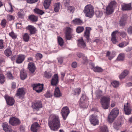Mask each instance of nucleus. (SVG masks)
Returning <instances> with one entry per match:
<instances>
[{
    "label": "nucleus",
    "instance_id": "obj_36",
    "mask_svg": "<svg viewBox=\"0 0 132 132\" xmlns=\"http://www.w3.org/2000/svg\"><path fill=\"white\" fill-rule=\"evenodd\" d=\"M5 55L7 56H9L12 54V51L10 48H7L4 51Z\"/></svg>",
    "mask_w": 132,
    "mask_h": 132
},
{
    "label": "nucleus",
    "instance_id": "obj_3",
    "mask_svg": "<svg viewBox=\"0 0 132 132\" xmlns=\"http://www.w3.org/2000/svg\"><path fill=\"white\" fill-rule=\"evenodd\" d=\"M119 110L117 108L113 109L110 112L108 118V121L110 123H112L118 115Z\"/></svg>",
    "mask_w": 132,
    "mask_h": 132
},
{
    "label": "nucleus",
    "instance_id": "obj_23",
    "mask_svg": "<svg viewBox=\"0 0 132 132\" xmlns=\"http://www.w3.org/2000/svg\"><path fill=\"white\" fill-rule=\"evenodd\" d=\"M91 28L89 27L86 28L85 31L84 32V36L88 40H89V38L90 31L91 30Z\"/></svg>",
    "mask_w": 132,
    "mask_h": 132
},
{
    "label": "nucleus",
    "instance_id": "obj_64",
    "mask_svg": "<svg viewBox=\"0 0 132 132\" xmlns=\"http://www.w3.org/2000/svg\"><path fill=\"white\" fill-rule=\"evenodd\" d=\"M102 91L101 90H98L97 92L96 96L97 97H100L101 95Z\"/></svg>",
    "mask_w": 132,
    "mask_h": 132
},
{
    "label": "nucleus",
    "instance_id": "obj_25",
    "mask_svg": "<svg viewBox=\"0 0 132 132\" xmlns=\"http://www.w3.org/2000/svg\"><path fill=\"white\" fill-rule=\"evenodd\" d=\"M54 95L55 97H59L62 95V94L59 87H56L55 88Z\"/></svg>",
    "mask_w": 132,
    "mask_h": 132
},
{
    "label": "nucleus",
    "instance_id": "obj_61",
    "mask_svg": "<svg viewBox=\"0 0 132 132\" xmlns=\"http://www.w3.org/2000/svg\"><path fill=\"white\" fill-rule=\"evenodd\" d=\"M72 30L70 28L68 27L66 29V33H68L70 34H71L72 32Z\"/></svg>",
    "mask_w": 132,
    "mask_h": 132
},
{
    "label": "nucleus",
    "instance_id": "obj_58",
    "mask_svg": "<svg viewBox=\"0 0 132 132\" xmlns=\"http://www.w3.org/2000/svg\"><path fill=\"white\" fill-rule=\"evenodd\" d=\"M6 22V20L5 19L2 20L1 23V24L2 26H3V27H5Z\"/></svg>",
    "mask_w": 132,
    "mask_h": 132
},
{
    "label": "nucleus",
    "instance_id": "obj_49",
    "mask_svg": "<svg viewBox=\"0 0 132 132\" xmlns=\"http://www.w3.org/2000/svg\"><path fill=\"white\" fill-rule=\"evenodd\" d=\"M44 76L47 78H51L52 75L51 73L49 72L45 71L44 73Z\"/></svg>",
    "mask_w": 132,
    "mask_h": 132
},
{
    "label": "nucleus",
    "instance_id": "obj_38",
    "mask_svg": "<svg viewBox=\"0 0 132 132\" xmlns=\"http://www.w3.org/2000/svg\"><path fill=\"white\" fill-rule=\"evenodd\" d=\"M9 5L8 7L6 8L5 7V9L6 11L9 12H12L13 11V9L12 6V5L11 3H9Z\"/></svg>",
    "mask_w": 132,
    "mask_h": 132
},
{
    "label": "nucleus",
    "instance_id": "obj_60",
    "mask_svg": "<svg viewBox=\"0 0 132 132\" xmlns=\"http://www.w3.org/2000/svg\"><path fill=\"white\" fill-rule=\"evenodd\" d=\"M36 57L37 59H40L42 58V55L41 54L38 53L36 54Z\"/></svg>",
    "mask_w": 132,
    "mask_h": 132
},
{
    "label": "nucleus",
    "instance_id": "obj_35",
    "mask_svg": "<svg viewBox=\"0 0 132 132\" xmlns=\"http://www.w3.org/2000/svg\"><path fill=\"white\" fill-rule=\"evenodd\" d=\"M60 6L61 4L59 2L55 3L54 8V10L55 12H57L59 11Z\"/></svg>",
    "mask_w": 132,
    "mask_h": 132
},
{
    "label": "nucleus",
    "instance_id": "obj_40",
    "mask_svg": "<svg viewBox=\"0 0 132 132\" xmlns=\"http://www.w3.org/2000/svg\"><path fill=\"white\" fill-rule=\"evenodd\" d=\"M29 19L33 22H36L37 21V16L34 15H32L29 17Z\"/></svg>",
    "mask_w": 132,
    "mask_h": 132
},
{
    "label": "nucleus",
    "instance_id": "obj_30",
    "mask_svg": "<svg viewBox=\"0 0 132 132\" xmlns=\"http://www.w3.org/2000/svg\"><path fill=\"white\" fill-rule=\"evenodd\" d=\"M72 22L73 23L81 25L83 23L82 21L79 18H76Z\"/></svg>",
    "mask_w": 132,
    "mask_h": 132
},
{
    "label": "nucleus",
    "instance_id": "obj_34",
    "mask_svg": "<svg viewBox=\"0 0 132 132\" xmlns=\"http://www.w3.org/2000/svg\"><path fill=\"white\" fill-rule=\"evenodd\" d=\"M23 38L24 41L27 42L29 40L30 36L28 34L25 33L23 35Z\"/></svg>",
    "mask_w": 132,
    "mask_h": 132
},
{
    "label": "nucleus",
    "instance_id": "obj_4",
    "mask_svg": "<svg viewBox=\"0 0 132 132\" xmlns=\"http://www.w3.org/2000/svg\"><path fill=\"white\" fill-rule=\"evenodd\" d=\"M110 98L109 96H104L101 98L100 103L104 109H107L108 108L110 105Z\"/></svg>",
    "mask_w": 132,
    "mask_h": 132
},
{
    "label": "nucleus",
    "instance_id": "obj_9",
    "mask_svg": "<svg viewBox=\"0 0 132 132\" xmlns=\"http://www.w3.org/2000/svg\"><path fill=\"white\" fill-rule=\"evenodd\" d=\"M132 107L130 104L127 102L124 104V110L125 114L128 115L130 114L132 111Z\"/></svg>",
    "mask_w": 132,
    "mask_h": 132
},
{
    "label": "nucleus",
    "instance_id": "obj_37",
    "mask_svg": "<svg viewBox=\"0 0 132 132\" xmlns=\"http://www.w3.org/2000/svg\"><path fill=\"white\" fill-rule=\"evenodd\" d=\"M34 11L36 13L40 15H43L44 13L43 11L37 8H36L34 9Z\"/></svg>",
    "mask_w": 132,
    "mask_h": 132
},
{
    "label": "nucleus",
    "instance_id": "obj_21",
    "mask_svg": "<svg viewBox=\"0 0 132 132\" xmlns=\"http://www.w3.org/2000/svg\"><path fill=\"white\" fill-rule=\"evenodd\" d=\"M116 53L114 52H110L109 51H108L106 54V56L110 60L112 59L116 55Z\"/></svg>",
    "mask_w": 132,
    "mask_h": 132
},
{
    "label": "nucleus",
    "instance_id": "obj_12",
    "mask_svg": "<svg viewBox=\"0 0 132 132\" xmlns=\"http://www.w3.org/2000/svg\"><path fill=\"white\" fill-rule=\"evenodd\" d=\"M9 122L10 124L13 126L17 125L20 123V121L18 119L14 117H12L10 118Z\"/></svg>",
    "mask_w": 132,
    "mask_h": 132
},
{
    "label": "nucleus",
    "instance_id": "obj_14",
    "mask_svg": "<svg viewBox=\"0 0 132 132\" xmlns=\"http://www.w3.org/2000/svg\"><path fill=\"white\" fill-rule=\"evenodd\" d=\"M40 127V125L37 122L33 123L31 127V130L32 132H37V130Z\"/></svg>",
    "mask_w": 132,
    "mask_h": 132
},
{
    "label": "nucleus",
    "instance_id": "obj_11",
    "mask_svg": "<svg viewBox=\"0 0 132 132\" xmlns=\"http://www.w3.org/2000/svg\"><path fill=\"white\" fill-rule=\"evenodd\" d=\"M32 86L33 89L38 93L41 92L43 88V85L39 84H34Z\"/></svg>",
    "mask_w": 132,
    "mask_h": 132
},
{
    "label": "nucleus",
    "instance_id": "obj_39",
    "mask_svg": "<svg viewBox=\"0 0 132 132\" xmlns=\"http://www.w3.org/2000/svg\"><path fill=\"white\" fill-rule=\"evenodd\" d=\"M57 40L58 43L59 45L61 46H62L64 43L63 39L60 37H58Z\"/></svg>",
    "mask_w": 132,
    "mask_h": 132
},
{
    "label": "nucleus",
    "instance_id": "obj_18",
    "mask_svg": "<svg viewBox=\"0 0 132 132\" xmlns=\"http://www.w3.org/2000/svg\"><path fill=\"white\" fill-rule=\"evenodd\" d=\"M121 9L123 11H128L132 10L131 4H121Z\"/></svg>",
    "mask_w": 132,
    "mask_h": 132
},
{
    "label": "nucleus",
    "instance_id": "obj_8",
    "mask_svg": "<svg viewBox=\"0 0 132 132\" xmlns=\"http://www.w3.org/2000/svg\"><path fill=\"white\" fill-rule=\"evenodd\" d=\"M70 112L69 109L67 106L63 107L61 110V114L64 120L66 119Z\"/></svg>",
    "mask_w": 132,
    "mask_h": 132
},
{
    "label": "nucleus",
    "instance_id": "obj_20",
    "mask_svg": "<svg viewBox=\"0 0 132 132\" xmlns=\"http://www.w3.org/2000/svg\"><path fill=\"white\" fill-rule=\"evenodd\" d=\"M78 45L79 47L82 48H84L86 47L85 42L84 41L82 38L78 40Z\"/></svg>",
    "mask_w": 132,
    "mask_h": 132
},
{
    "label": "nucleus",
    "instance_id": "obj_33",
    "mask_svg": "<svg viewBox=\"0 0 132 132\" xmlns=\"http://www.w3.org/2000/svg\"><path fill=\"white\" fill-rule=\"evenodd\" d=\"M5 80V78L3 75L2 71L0 69V83H3Z\"/></svg>",
    "mask_w": 132,
    "mask_h": 132
},
{
    "label": "nucleus",
    "instance_id": "obj_44",
    "mask_svg": "<svg viewBox=\"0 0 132 132\" xmlns=\"http://www.w3.org/2000/svg\"><path fill=\"white\" fill-rule=\"evenodd\" d=\"M95 14L97 17H100L102 15L103 13L101 11H96L95 12Z\"/></svg>",
    "mask_w": 132,
    "mask_h": 132
},
{
    "label": "nucleus",
    "instance_id": "obj_5",
    "mask_svg": "<svg viewBox=\"0 0 132 132\" xmlns=\"http://www.w3.org/2000/svg\"><path fill=\"white\" fill-rule=\"evenodd\" d=\"M116 6V3L114 1H111L106 7L105 12L108 15L112 14L113 12L114 8Z\"/></svg>",
    "mask_w": 132,
    "mask_h": 132
},
{
    "label": "nucleus",
    "instance_id": "obj_51",
    "mask_svg": "<svg viewBox=\"0 0 132 132\" xmlns=\"http://www.w3.org/2000/svg\"><path fill=\"white\" fill-rule=\"evenodd\" d=\"M9 35L13 39H15L17 37V35L13 31H12L11 32L9 33Z\"/></svg>",
    "mask_w": 132,
    "mask_h": 132
},
{
    "label": "nucleus",
    "instance_id": "obj_2",
    "mask_svg": "<svg viewBox=\"0 0 132 132\" xmlns=\"http://www.w3.org/2000/svg\"><path fill=\"white\" fill-rule=\"evenodd\" d=\"M85 16L90 18L93 16L94 12L93 7L90 5H86L83 10Z\"/></svg>",
    "mask_w": 132,
    "mask_h": 132
},
{
    "label": "nucleus",
    "instance_id": "obj_17",
    "mask_svg": "<svg viewBox=\"0 0 132 132\" xmlns=\"http://www.w3.org/2000/svg\"><path fill=\"white\" fill-rule=\"evenodd\" d=\"M25 58V56L24 55L20 54L18 55L16 60V63L18 64L22 63L24 60Z\"/></svg>",
    "mask_w": 132,
    "mask_h": 132
},
{
    "label": "nucleus",
    "instance_id": "obj_54",
    "mask_svg": "<svg viewBox=\"0 0 132 132\" xmlns=\"http://www.w3.org/2000/svg\"><path fill=\"white\" fill-rule=\"evenodd\" d=\"M7 78L9 79H13V77L12 76L11 72H7Z\"/></svg>",
    "mask_w": 132,
    "mask_h": 132
},
{
    "label": "nucleus",
    "instance_id": "obj_1",
    "mask_svg": "<svg viewBox=\"0 0 132 132\" xmlns=\"http://www.w3.org/2000/svg\"><path fill=\"white\" fill-rule=\"evenodd\" d=\"M48 126L51 130L54 131L57 130L60 126L59 117L54 114H51L49 117Z\"/></svg>",
    "mask_w": 132,
    "mask_h": 132
},
{
    "label": "nucleus",
    "instance_id": "obj_16",
    "mask_svg": "<svg viewBox=\"0 0 132 132\" xmlns=\"http://www.w3.org/2000/svg\"><path fill=\"white\" fill-rule=\"evenodd\" d=\"M26 29L29 30L30 32L29 35H31L32 34H34L36 31V28L33 26L29 25L26 27Z\"/></svg>",
    "mask_w": 132,
    "mask_h": 132
},
{
    "label": "nucleus",
    "instance_id": "obj_45",
    "mask_svg": "<svg viewBox=\"0 0 132 132\" xmlns=\"http://www.w3.org/2000/svg\"><path fill=\"white\" fill-rule=\"evenodd\" d=\"M81 92V89L80 88H76L74 90V94L75 95L79 94Z\"/></svg>",
    "mask_w": 132,
    "mask_h": 132
},
{
    "label": "nucleus",
    "instance_id": "obj_62",
    "mask_svg": "<svg viewBox=\"0 0 132 132\" xmlns=\"http://www.w3.org/2000/svg\"><path fill=\"white\" fill-rule=\"evenodd\" d=\"M127 32L129 34H132V26H130L128 28Z\"/></svg>",
    "mask_w": 132,
    "mask_h": 132
},
{
    "label": "nucleus",
    "instance_id": "obj_63",
    "mask_svg": "<svg viewBox=\"0 0 132 132\" xmlns=\"http://www.w3.org/2000/svg\"><path fill=\"white\" fill-rule=\"evenodd\" d=\"M11 86L12 89H14L16 87V84L15 82H13L11 84Z\"/></svg>",
    "mask_w": 132,
    "mask_h": 132
},
{
    "label": "nucleus",
    "instance_id": "obj_15",
    "mask_svg": "<svg viewBox=\"0 0 132 132\" xmlns=\"http://www.w3.org/2000/svg\"><path fill=\"white\" fill-rule=\"evenodd\" d=\"M59 82V79L58 75L56 74H54V76L52 77L51 81V85L53 86H56Z\"/></svg>",
    "mask_w": 132,
    "mask_h": 132
},
{
    "label": "nucleus",
    "instance_id": "obj_7",
    "mask_svg": "<svg viewBox=\"0 0 132 132\" xmlns=\"http://www.w3.org/2000/svg\"><path fill=\"white\" fill-rule=\"evenodd\" d=\"M98 116L94 114L92 115L90 117L89 121L91 124L94 126L98 125L99 123Z\"/></svg>",
    "mask_w": 132,
    "mask_h": 132
},
{
    "label": "nucleus",
    "instance_id": "obj_19",
    "mask_svg": "<svg viewBox=\"0 0 132 132\" xmlns=\"http://www.w3.org/2000/svg\"><path fill=\"white\" fill-rule=\"evenodd\" d=\"M42 108V103L40 101H37L34 104L33 108L37 111L39 110Z\"/></svg>",
    "mask_w": 132,
    "mask_h": 132
},
{
    "label": "nucleus",
    "instance_id": "obj_10",
    "mask_svg": "<svg viewBox=\"0 0 132 132\" xmlns=\"http://www.w3.org/2000/svg\"><path fill=\"white\" fill-rule=\"evenodd\" d=\"M25 93V89L22 88H20L17 90L16 95L19 98L22 99L23 98V96Z\"/></svg>",
    "mask_w": 132,
    "mask_h": 132
},
{
    "label": "nucleus",
    "instance_id": "obj_41",
    "mask_svg": "<svg viewBox=\"0 0 132 132\" xmlns=\"http://www.w3.org/2000/svg\"><path fill=\"white\" fill-rule=\"evenodd\" d=\"M125 55L124 53L120 54L118 57V60L119 61H123L124 59Z\"/></svg>",
    "mask_w": 132,
    "mask_h": 132
},
{
    "label": "nucleus",
    "instance_id": "obj_55",
    "mask_svg": "<svg viewBox=\"0 0 132 132\" xmlns=\"http://www.w3.org/2000/svg\"><path fill=\"white\" fill-rule=\"evenodd\" d=\"M75 9V8L71 6H69L68 7V10L70 12L73 13Z\"/></svg>",
    "mask_w": 132,
    "mask_h": 132
},
{
    "label": "nucleus",
    "instance_id": "obj_57",
    "mask_svg": "<svg viewBox=\"0 0 132 132\" xmlns=\"http://www.w3.org/2000/svg\"><path fill=\"white\" fill-rule=\"evenodd\" d=\"M45 96L46 98H49L52 96V94L49 91H48L45 95Z\"/></svg>",
    "mask_w": 132,
    "mask_h": 132
},
{
    "label": "nucleus",
    "instance_id": "obj_42",
    "mask_svg": "<svg viewBox=\"0 0 132 132\" xmlns=\"http://www.w3.org/2000/svg\"><path fill=\"white\" fill-rule=\"evenodd\" d=\"M93 71L95 72H99L103 71V69L100 67H96L94 68Z\"/></svg>",
    "mask_w": 132,
    "mask_h": 132
},
{
    "label": "nucleus",
    "instance_id": "obj_26",
    "mask_svg": "<svg viewBox=\"0 0 132 132\" xmlns=\"http://www.w3.org/2000/svg\"><path fill=\"white\" fill-rule=\"evenodd\" d=\"M27 77V75L26 71L23 69H22L20 71V77L21 79L24 80Z\"/></svg>",
    "mask_w": 132,
    "mask_h": 132
},
{
    "label": "nucleus",
    "instance_id": "obj_47",
    "mask_svg": "<svg viewBox=\"0 0 132 132\" xmlns=\"http://www.w3.org/2000/svg\"><path fill=\"white\" fill-rule=\"evenodd\" d=\"M112 84L114 87H117L119 86V82L118 81H114L112 83Z\"/></svg>",
    "mask_w": 132,
    "mask_h": 132
},
{
    "label": "nucleus",
    "instance_id": "obj_22",
    "mask_svg": "<svg viewBox=\"0 0 132 132\" xmlns=\"http://www.w3.org/2000/svg\"><path fill=\"white\" fill-rule=\"evenodd\" d=\"M28 68L29 70L32 72H34L36 69L35 67L34 63L32 62H30L28 65Z\"/></svg>",
    "mask_w": 132,
    "mask_h": 132
},
{
    "label": "nucleus",
    "instance_id": "obj_29",
    "mask_svg": "<svg viewBox=\"0 0 132 132\" xmlns=\"http://www.w3.org/2000/svg\"><path fill=\"white\" fill-rule=\"evenodd\" d=\"M99 132H108L107 126L105 125L100 126Z\"/></svg>",
    "mask_w": 132,
    "mask_h": 132
},
{
    "label": "nucleus",
    "instance_id": "obj_27",
    "mask_svg": "<svg viewBox=\"0 0 132 132\" xmlns=\"http://www.w3.org/2000/svg\"><path fill=\"white\" fill-rule=\"evenodd\" d=\"M129 71L127 70H124L119 76L120 79H122L125 78V77L129 74Z\"/></svg>",
    "mask_w": 132,
    "mask_h": 132
},
{
    "label": "nucleus",
    "instance_id": "obj_50",
    "mask_svg": "<svg viewBox=\"0 0 132 132\" xmlns=\"http://www.w3.org/2000/svg\"><path fill=\"white\" fill-rule=\"evenodd\" d=\"M6 18L7 20L11 21L14 19V17L12 15L8 14L7 15Z\"/></svg>",
    "mask_w": 132,
    "mask_h": 132
},
{
    "label": "nucleus",
    "instance_id": "obj_32",
    "mask_svg": "<svg viewBox=\"0 0 132 132\" xmlns=\"http://www.w3.org/2000/svg\"><path fill=\"white\" fill-rule=\"evenodd\" d=\"M121 125V124L120 122L115 121L113 123V126L114 128L118 130Z\"/></svg>",
    "mask_w": 132,
    "mask_h": 132
},
{
    "label": "nucleus",
    "instance_id": "obj_13",
    "mask_svg": "<svg viewBox=\"0 0 132 132\" xmlns=\"http://www.w3.org/2000/svg\"><path fill=\"white\" fill-rule=\"evenodd\" d=\"M4 97L8 105L12 106L14 104L15 100L13 97L8 95H5Z\"/></svg>",
    "mask_w": 132,
    "mask_h": 132
},
{
    "label": "nucleus",
    "instance_id": "obj_59",
    "mask_svg": "<svg viewBox=\"0 0 132 132\" xmlns=\"http://www.w3.org/2000/svg\"><path fill=\"white\" fill-rule=\"evenodd\" d=\"M38 0H27V3L30 4H32L37 2Z\"/></svg>",
    "mask_w": 132,
    "mask_h": 132
},
{
    "label": "nucleus",
    "instance_id": "obj_43",
    "mask_svg": "<svg viewBox=\"0 0 132 132\" xmlns=\"http://www.w3.org/2000/svg\"><path fill=\"white\" fill-rule=\"evenodd\" d=\"M128 44V42H124L119 43L118 46L122 48L126 46Z\"/></svg>",
    "mask_w": 132,
    "mask_h": 132
},
{
    "label": "nucleus",
    "instance_id": "obj_52",
    "mask_svg": "<svg viewBox=\"0 0 132 132\" xmlns=\"http://www.w3.org/2000/svg\"><path fill=\"white\" fill-rule=\"evenodd\" d=\"M2 126L3 128V129L4 130H5V129H8L10 127H9L7 124V123L6 122H5L3 123Z\"/></svg>",
    "mask_w": 132,
    "mask_h": 132
},
{
    "label": "nucleus",
    "instance_id": "obj_31",
    "mask_svg": "<svg viewBox=\"0 0 132 132\" xmlns=\"http://www.w3.org/2000/svg\"><path fill=\"white\" fill-rule=\"evenodd\" d=\"M51 0H45L44 3V6L45 9H48L51 4Z\"/></svg>",
    "mask_w": 132,
    "mask_h": 132
},
{
    "label": "nucleus",
    "instance_id": "obj_56",
    "mask_svg": "<svg viewBox=\"0 0 132 132\" xmlns=\"http://www.w3.org/2000/svg\"><path fill=\"white\" fill-rule=\"evenodd\" d=\"M66 38L67 40H70L72 37V34L66 33L65 35Z\"/></svg>",
    "mask_w": 132,
    "mask_h": 132
},
{
    "label": "nucleus",
    "instance_id": "obj_53",
    "mask_svg": "<svg viewBox=\"0 0 132 132\" xmlns=\"http://www.w3.org/2000/svg\"><path fill=\"white\" fill-rule=\"evenodd\" d=\"M4 46L3 40L2 39H0V49L3 48Z\"/></svg>",
    "mask_w": 132,
    "mask_h": 132
},
{
    "label": "nucleus",
    "instance_id": "obj_28",
    "mask_svg": "<svg viewBox=\"0 0 132 132\" xmlns=\"http://www.w3.org/2000/svg\"><path fill=\"white\" fill-rule=\"evenodd\" d=\"M127 18V16L126 15H123L122 16L120 21V24L121 26H122L125 25Z\"/></svg>",
    "mask_w": 132,
    "mask_h": 132
},
{
    "label": "nucleus",
    "instance_id": "obj_46",
    "mask_svg": "<svg viewBox=\"0 0 132 132\" xmlns=\"http://www.w3.org/2000/svg\"><path fill=\"white\" fill-rule=\"evenodd\" d=\"M24 12L23 10H20L18 13V16L19 18H23L24 17Z\"/></svg>",
    "mask_w": 132,
    "mask_h": 132
},
{
    "label": "nucleus",
    "instance_id": "obj_24",
    "mask_svg": "<svg viewBox=\"0 0 132 132\" xmlns=\"http://www.w3.org/2000/svg\"><path fill=\"white\" fill-rule=\"evenodd\" d=\"M118 33L117 30H116L112 32L111 34L112 38L111 40L113 44H116L117 42V40L116 39V35Z\"/></svg>",
    "mask_w": 132,
    "mask_h": 132
},
{
    "label": "nucleus",
    "instance_id": "obj_6",
    "mask_svg": "<svg viewBox=\"0 0 132 132\" xmlns=\"http://www.w3.org/2000/svg\"><path fill=\"white\" fill-rule=\"evenodd\" d=\"M79 105L81 108H86L88 105V101L86 100V96L83 94L81 97L80 100Z\"/></svg>",
    "mask_w": 132,
    "mask_h": 132
},
{
    "label": "nucleus",
    "instance_id": "obj_48",
    "mask_svg": "<svg viewBox=\"0 0 132 132\" xmlns=\"http://www.w3.org/2000/svg\"><path fill=\"white\" fill-rule=\"evenodd\" d=\"M84 30V28L83 27H78L76 29L77 32L78 33H80L82 32Z\"/></svg>",
    "mask_w": 132,
    "mask_h": 132
}]
</instances>
